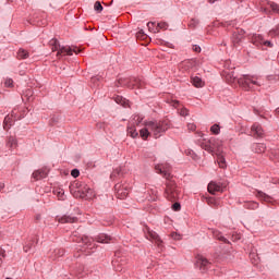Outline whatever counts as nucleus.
Instances as JSON below:
<instances>
[{"instance_id":"1","label":"nucleus","mask_w":279,"mask_h":279,"mask_svg":"<svg viewBox=\"0 0 279 279\" xmlns=\"http://www.w3.org/2000/svg\"><path fill=\"white\" fill-rule=\"evenodd\" d=\"M155 170L167 180L163 197H166L168 202H178V199H180V187H178V184L173 180L171 166L169 163H159L155 166Z\"/></svg>"},{"instance_id":"2","label":"nucleus","mask_w":279,"mask_h":279,"mask_svg":"<svg viewBox=\"0 0 279 279\" xmlns=\"http://www.w3.org/2000/svg\"><path fill=\"white\" fill-rule=\"evenodd\" d=\"M226 82L228 84H239L243 90H258L263 83L260 82V77L254 75H243L242 77L238 78L236 74L233 72H228L222 74Z\"/></svg>"},{"instance_id":"3","label":"nucleus","mask_w":279,"mask_h":279,"mask_svg":"<svg viewBox=\"0 0 279 279\" xmlns=\"http://www.w3.org/2000/svg\"><path fill=\"white\" fill-rule=\"evenodd\" d=\"M145 128H148L154 134L155 138H158L160 134H165L169 128H171V121L169 119H163L160 121H149L145 122Z\"/></svg>"},{"instance_id":"4","label":"nucleus","mask_w":279,"mask_h":279,"mask_svg":"<svg viewBox=\"0 0 279 279\" xmlns=\"http://www.w3.org/2000/svg\"><path fill=\"white\" fill-rule=\"evenodd\" d=\"M72 241L80 244L81 252L85 256L93 254V250H95V240L93 238L88 235H73Z\"/></svg>"},{"instance_id":"5","label":"nucleus","mask_w":279,"mask_h":279,"mask_svg":"<svg viewBox=\"0 0 279 279\" xmlns=\"http://www.w3.org/2000/svg\"><path fill=\"white\" fill-rule=\"evenodd\" d=\"M49 46L51 48V51H58L57 57L59 56H73V53H80V50L77 47L71 48V47H62L60 48V41L58 39L52 38L49 41Z\"/></svg>"},{"instance_id":"6","label":"nucleus","mask_w":279,"mask_h":279,"mask_svg":"<svg viewBox=\"0 0 279 279\" xmlns=\"http://www.w3.org/2000/svg\"><path fill=\"white\" fill-rule=\"evenodd\" d=\"M76 186H78V190L74 193V197H80L81 199H93L95 197V190L88 185L76 183Z\"/></svg>"},{"instance_id":"7","label":"nucleus","mask_w":279,"mask_h":279,"mask_svg":"<svg viewBox=\"0 0 279 279\" xmlns=\"http://www.w3.org/2000/svg\"><path fill=\"white\" fill-rule=\"evenodd\" d=\"M114 191L118 199H125L130 195V191H132V185L123 181L114 185Z\"/></svg>"},{"instance_id":"8","label":"nucleus","mask_w":279,"mask_h":279,"mask_svg":"<svg viewBox=\"0 0 279 279\" xmlns=\"http://www.w3.org/2000/svg\"><path fill=\"white\" fill-rule=\"evenodd\" d=\"M201 147L202 149H205V151H208V154H211L213 156H215V154H217V151H220L221 146L219 144H217V140L211 138V140H203L201 142Z\"/></svg>"},{"instance_id":"9","label":"nucleus","mask_w":279,"mask_h":279,"mask_svg":"<svg viewBox=\"0 0 279 279\" xmlns=\"http://www.w3.org/2000/svg\"><path fill=\"white\" fill-rule=\"evenodd\" d=\"M117 86H128V88H143L145 86V82L141 81L140 78H119Z\"/></svg>"},{"instance_id":"10","label":"nucleus","mask_w":279,"mask_h":279,"mask_svg":"<svg viewBox=\"0 0 279 279\" xmlns=\"http://www.w3.org/2000/svg\"><path fill=\"white\" fill-rule=\"evenodd\" d=\"M144 232L148 241H151V243H155L157 247H162V239H160V235H158L156 231L151 230L148 226H145Z\"/></svg>"},{"instance_id":"11","label":"nucleus","mask_w":279,"mask_h":279,"mask_svg":"<svg viewBox=\"0 0 279 279\" xmlns=\"http://www.w3.org/2000/svg\"><path fill=\"white\" fill-rule=\"evenodd\" d=\"M196 265L199 267V270L204 274L205 271H208L211 267V263L204 257V255H197L196 256Z\"/></svg>"},{"instance_id":"12","label":"nucleus","mask_w":279,"mask_h":279,"mask_svg":"<svg viewBox=\"0 0 279 279\" xmlns=\"http://www.w3.org/2000/svg\"><path fill=\"white\" fill-rule=\"evenodd\" d=\"M251 43L255 45V47H274L271 41L265 40L262 35H253L251 38Z\"/></svg>"},{"instance_id":"13","label":"nucleus","mask_w":279,"mask_h":279,"mask_svg":"<svg viewBox=\"0 0 279 279\" xmlns=\"http://www.w3.org/2000/svg\"><path fill=\"white\" fill-rule=\"evenodd\" d=\"M207 190H208V193H210V195H217V193H223V186L221 185V183H217L215 181L209 182Z\"/></svg>"},{"instance_id":"14","label":"nucleus","mask_w":279,"mask_h":279,"mask_svg":"<svg viewBox=\"0 0 279 279\" xmlns=\"http://www.w3.org/2000/svg\"><path fill=\"white\" fill-rule=\"evenodd\" d=\"M251 133L255 138H263L265 136V130L259 123H254L251 128Z\"/></svg>"},{"instance_id":"15","label":"nucleus","mask_w":279,"mask_h":279,"mask_svg":"<svg viewBox=\"0 0 279 279\" xmlns=\"http://www.w3.org/2000/svg\"><path fill=\"white\" fill-rule=\"evenodd\" d=\"M243 29L233 32L231 37V43L233 47H239V45H241V41L243 40Z\"/></svg>"},{"instance_id":"16","label":"nucleus","mask_w":279,"mask_h":279,"mask_svg":"<svg viewBox=\"0 0 279 279\" xmlns=\"http://www.w3.org/2000/svg\"><path fill=\"white\" fill-rule=\"evenodd\" d=\"M196 66H199V61L195 59H189L181 63V68L184 69V71H191V69H195Z\"/></svg>"},{"instance_id":"17","label":"nucleus","mask_w":279,"mask_h":279,"mask_svg":"<svg viewBox=\"0 0 279 279\" xmlns=\"http://www.w3.org/2000/svg\"><path fill=\"white\" fill-rule=\"evenodd\" d=\"M11 117L14 118V121H20L25 117V108L16 107L12 110Z\"/></svg>"},{"instance_id":"18","label":"nucleus","mask_w":279,"mask_h":279,"mask_svg":"<svg viewBox=\"0 0 279 279\" xmlns=\"http://www.w3.org/2000/svg\"><path fill=\"white\" fill-rule=\"evenodd\" d=\"M57 220L59 223H77V217L66 215L62 217H57Z\"/></svg>"},{"instance_id":"19","label":"nucleus","mask_w":279,"mask_h":279,"mask_svg":"<svg viewBox=\"0 0 279 279\" xmlns=\"http://www.w3.org/2000/svg\"><path fill=\"white\" fill-rule=\"evenodd\" d=\"M191 83L195 88H204L206 86V82L199 76H191Z\"/></svg>"},{"instance_id":"20","label":"nucleus","mask_w":279,"mask_h":279,"mask_svg":"<svg viewBox=\"0 0 279 279\" xmlns=\"http://www.w3.org/2000/svg\"><path fill=\"white\" fill-rule=\"evenodd\" d=\"M14 117H12V114H8L5 118H4V121H3V130H5V132H8L10 130V128H12L14 125Z\"/></svg>"},{"instance_id":"21","label":"nucleus","mask_w":279,"mask_h":279,"mask_svg":"<svg viewBox=\"0 0 279 279\" xmlns=\"http://www.w3.org/2000/svg\"><path fill=\"white\" fill-rule=\"evenodd\" d=\"M217 156V162L220 169H226L228 163H226V157L221 154V150L215 153Z\"/></svg>"},{"instance_id":"22","label":"nucleus","mask_w":279,"mask_h":279,"mask_svg":"<svg viewBox=\"0 0 279 279\" xmlns=\"http://www.w3.org/2000/svg\"><path fill=\"white\" fill-rule=\"evenodd\" d=\"M7 147H9V149H16L19 147V142L16 141V137L14 136H9L7 137Z\"/></svg>"},{"instance_id":"23","label":"nucleus","mask_w":279,"mask_h":279,"mask_svg":"<svg viewBox=\"0 0 279 279\" xmlns=\"http://www.w3.org/2000/svg\"><path fill=\"white\" fill-rule=\"evenodd\" d=\"M235 69L236 68L234 66V63H232V61L230 60H227L225 61V64H223L222 74L234 72Z\"/></svg>"},{"instance_id":"24","label":"nucleus","mask_w":279,"mask_h":279,"mask_svg":"<svg viewBox=\"0 0 279 279\" xmlns=\"http://www.w3.org/2000/svg\"><path fill=\"white\" fill-rule=\"evenodd\" d=\"M33 178L34 180H43L44 178H47V170L45 169H39L33 172Z\"/></svg>"},{"instance_id":"25","label":"nucleus","mask_w":279,"mask_h":279,"mask_svg":"<svg viewBox=\"0 0 279 279\" xmlns=\"http://www.w3.org/2000/svg\"><path fill=\"white\" fill-rule=\"evenodd\" d=\"M116 104H120V106H123V108H130V100H126L123 98V96H116L114 97Z\"/></svg>"},{"instance_id":"26","label":"nucleus","mask_w":279,"mask_h":279,"mask_svg":"<svg viewBox=\"0 0 279 279\" xmlns=\"http://www.w3.org/2000/svg\"><path fill=\"white\" fill-rule=\"evenodd\" d=\"M29 58V51L20 48L17 51V60H27Z\"/></svg>"},{"instance_id":"27","label":"nucleus","mask_w":279,"mask_h":279,"mask_svg":"<svg viewBox=\"0 0 279 279\" xmlns=\"http://www.w3.org/2000/svg\"><path fill=\"white\" fill-rule=\"evenodd\" d=\"M149 131L150 130L148 126H146L140 131V136H141V138H143V141H147V138H149V135L151 134Z\"/></svg>"},{"instance_id":"28","label":"nucleus","mask_w":279,"mask_h":279,"mask_svg":"<svg viewBox=\"0 0 279 279\" xmlns=\"http://www.w3.org/2000/svg\"><path fill=\"white\" fill-rule=\"evenodd\" d=\"M53 194L57 195L58 199L64 202V190L62 187L54 189Z\"/></svg>"},{"instance_id":"29","label":"nucleus","mask_w":279,"mask_h":279,"mask_svg":"<svg viewBox=\"0 0 279 279\" xmlns=\"http://www.w3.org/2000/svg\"><path fill=\"white\" fill-rule=\"evenodd\" d=\"M97 243H110V241H112V239L106 234H99L96 238Z\"/></svg>"},{"instance_id":"30","label":"nucleus","mask_w":279,"mask_h":279,"mask_svg":"<svg viewBox=\"0 0 279 279\" xmlns=\"http://www.w3.org/2000/svg\"><path fill=\"white\" fill-rule=\"evenodd\" d=\"M266 149H267V146H265V144H256L254 146L255 154H265Z\"/></svg>"},{"instance_id":"31","label":"nucleus","mask_w":279,"mask_h":279,"mask_svg":"<svg viewBox=\"0 0 279 279\" xmlns=\"http://www.w3.org/2000/svg\"><path fill=\"white\" fill-rule=\"evenodd\" d=\"M121 175H122V169L121 167H118L112 171L110 178L111 180H117V178H121Z\"/></svg>"},{"instance_id":"32","label":"nucleus","mask_w":279,"mask_h":279,"mask_svg":"<svg viewBox=\"0 0 279 279\" xmlns=\"http://www.w3.org/2000/svg\"><path fill=\"white\" fill-rule=\"evenodd\" d=\"M150 202H156L158 199V190L156 187H153L149 190Z\"/></svg>"},{"instance_id":"33","label":"nucleus","mask_w":279,"mask_h":279,"mask_svg":"<svg viewBox=\"0 0 279 279\" xmlns=\"http://www.w3.org/2000/svg\"><path fill=\"white\" fill-rule=\"evenodd\" d=\"M256 197H258V199H263L264 202H271L270 196L265 194V192H257Z\"/></svg>"},{"instance_id":"34","label":"nucleus","mask_w":279,"mask_h":279,"mask_svg":"<svg viewBox=\"0 0 279 279\" xmlns=\"http://www.w3.org/2000/svg\"><path fill=\"white\" fill-rule=\"evenodd\" d=\"M213 235L215 236V239H217L218 241H222V243H228V239H226L223 235H221V232L219 231H213Z\"/></svg>"},{"instance_id":"35","label":"nucleus","mask_w":279,"mask_h":279,"mask_svg":"<svg viewBox=\"0 0 279 279\" xmlns=\"http://www.w3.org/2000/svg\"><path fill=\"white\" fill-rule=\"evenodd\" d=\"M128 134L131 136V138H136V136H138V132H136V128L134 126L128 128Z\"/></svg>"},{"instance_id":"36","label":"nucleus","mask_w":279,"mask_h":279,"mask_svg":"<svg viewBox=\"0 0 279 279\" xmlns=\"http://www.w3.org/2000/svg\"><path fill=\"white\" fill-rule=\"evenodd\" d=\"M147 27H148L149 32H153V34H158V32H159L158 27L156 26V23H154V22H148Z\"/></svg>"},{"instance_id":"37","label":"nucleus","mask_w":279,"mask_h":279,"mask_svg":"<svg viewBox=\"0 0 279 279\" xmlns=\"http://www.w3.org/2000/svg\"><path fill=\"white\" fill-rule=\"evenodd\" d=\"M197 25H199V21L192 19L189 23V27L190 29H195V27H197Z\"/></svg>"},{"instance_id":"38","label":"nucleus","mask_w":279,"mask_h":279,"mask_svg":"<svg viewBox=\"0 0 279 279\" xmlns=\"http://www.w3.org/2000/svg\"><path fill=\"white\" fill-rule=\"evenodd\" d=\"M210 132H211V134H219V132H221V128L219 126V124H214L210 128Z\"/></svg>"},{"instance_id":"39","label":"nucleus","mask_w":279,"mask_h":279,"mask_svg":"<svg viewBox=\"0 0 279 279\" xmlns=\"http://www.w3.org/2000/svg\"><path fill=\"white\" fill-rule=\"evenodd\" d=\"M5 88H13L14 87V81L12 78H7L4 81Z\"/></svg>"},{"instance_id":"40","label":"nucleus","mask_w":279,"mask_h":279,"mask_svg":"<svg viewBox=\"0 0 279 279\" xmlns=\"http://www.w3.org/2000/svg\"><path fill=\"white\" fill-rule=\"evenodd\" d=\"M94 10H96V12H102L104 5H101L100 1H96V3L94 4Z\"/></svg>"},{"instance_id":"41","label":"nucleus","mask_w":279,"mask_h":279,"mask_svg":"<svg viewBox=\"0 0 279 279\" xmlns=\"http://www.w3.org/2000/svg\"><path fill=\"white\" fill-rule=\"evenodd\" d=\"M182 209V205H180V203H178V201L173 202L172 204V210H174L175 213H178L179 210Z\"/></svg>"},{"instance_id":"42","label":"nucleus","mask_w":279,"mask_h":279,"mask_svg":"<svg viewBox=\"0 0 279 279\" xmlns=\"http://www.w3.org/2000/svg\"><path fill=\"white\" fill-rule=\"evenodd\" d=\"M269 5H270L272 12H276L277 14H279V4L278 3L271 2Z\"/></svg>"},{"instance_id":"43","label":"nucleus","mask_w":279,"mask_h":279,"mask_svg":"<svg viewBox=\"0 0 279 279\" xmlns=\"http://www.w3.org/2000/svg\"><path fill=\"white\" fill-rule=\"evenodd\" d=\"M3 258H5V250L0 247V267L3 265Z\"/></svg>"},{"instance_id":"44","label":"nucleus","mask_w":279,"mask_h":279,"mask_svg":"<svg viewBox=\"0 0 279 279\" xmlns=\"http://www.w3.org/2000/svg\"><path fill=\"white\" fill-rule=\"evenodd\" d=\"M167 27H169V25L166 22H161L157 24V28L160 29H167Z\"/></svg>"},{"instance_id":"45","label":"nucleus","mask_w":279,"mask_h":279,"mask_svg":"<svg viewBox=\"0 0 279 279\" xmlns=\"http://www.w3.org/2000/svg\"><path fill=\"white\" fill-rule=\"evenodd\" d=\"M187 130L190 132H195L197 130V125H195V123H189L187 124Z\"/></svg>"},{"instance_id":"46","label":"nucleus","mask_w":279,"mask_h":279,"mask_svg":"<svg viewBox=\"0 0 279 279\" xmlns=\"http://www.w3.org/2000/svg\"><path fill=\"white\" fill-rule=\"evenodd\" d=\"M136 37H137V38H141L142 40H145V38H147V35H146L143 31H140V32L136 34Z\"/></svg>"},{"instance_id":"47","label":"nucleus","mask_w":279,"mask_h":279,"mask_svg":"<svg viewBox=\"0 0 279 279\" xmlns=\"http://www.w3.org/2000/svg\"><path fill=\"white\" fill-rule=\"evenodd\" d=\"M32 245H34V241H31L26 245H24V252L31 251L32 250Z\"/></svg>"},{"instance_id":"48","label":"nucleus","mask_w":279,"mask_h":279,"mask_svg":"<svg viewBox=\"0 0 279 279\" xmlns=\"http://www.w3.org/2000/svg\"><path fill=\"white\" fill-rule=\"evenodd\" d=\"M71 175H72V178H80V170L73 169V170L71 171Z\"/></svg>"},{"instance_id":"49","label":"nucleus","mask_w":279,"mask_h":279,"mask_svg":"<svg viewBox=\"0 0 279 279\" xmlns=\"http://www.w3.org/2000/svg\"><path fill=\"white\" fill-rule=\"evenodd\" d=\"M180 114H181V117H189V109H186V108L181 109Z\"/></svg>"},{"instance_id":"50","label":"nucleus","mask_w":279,"mask_h":279,"mask_svg":"<svg viewBox=\"0 0 279 279\" xmlns=\"http://www.w3.org/2000/svg\"><path fill=\"white\" fill-rule=\"evenodd\" d=\"M193 51H195V53H201L202 52V48L197 45L193 46Z\"/></svg>"},{"instance_id":"51","label":"nucleus","mask_w":279,"mask_h":279,"mask_svg":"<svg viewBox=\"0 0 279 279\" xmlns=\"http://www.w3.org/2000/svg\"><path fill=\"white\" fill-rule=\"evenodd\" d=\"M207 202L209 206H215V204H217V201L215 198H208Z\"/></svg>"},{"instance_id":"52","label":"nucleus","mask_w":279,"mask_h":279,"mask_svg":"<svg viewBox=\"0 0 279 279\" xmlns=\"http://www.w3.org/2000/svg\"><path fill=\"white\" fill-rule=\"evenodd\" d=\"M133 119L136 122V125H138L143 121V118H140L138 116H135Z\"/></svg>"},{"instance_id":"53","label":"nucleus","mask_w":279,"mask_h":279,"mask_svg":"<svg viewBox=\"0 0 279 279\" xmlns=\"http://www.w3.org/2000/svg\"><path fill=\"white\" fill-rule=\"evenodd\" d=\"M40 219H43V216H40V214H36L35 215V223H38L40 221Z\"/></svg>"},{"instance_id":"54","label":"nucleus","mask_w":279,"mask_h":279,"mask_svg":"<svg viewBox=\"0 0 279 279\" xmlns=\"http://www.w3.org/2000/svg\"><path fill=\"white\" fill-rule=\"evenodd\" d=\"M172 239L180 240V239H182V236L178 233H172Z\"/></svg>"},{"instance_id":"55","label":"nucleus","mask_w":279,"mask_h":279,"mask_svg":"<svg viewBox=\"0 0 279 279\" xmlns=\"http://www.w3.org/2000/svg\"><path fill=\"white\" fill-rule=\"evenodd\" d=\"M274 32V34H276L277 36H279V25L276 27V29L275 31H272Z\"/></svg>"},{"instance_id":"56","label":"nucleus","mask_w":279,"mask_h":279,"mask_svg":"<svg viewBox=\"0 0 279 279\" xmlns=\"http://www.w3.org/2000/svg\"><path fill=\"white\" fill-rule=\"evenodd\" d=\"M173 106H174L175 108H178V106H180V101L174 100V101H173Z\"/></svg>"},{"instance_id":"57","label":"nucleus","mask_w":279,"mask_h":279,"mask_svg":"<svg viewBox=\"0 0 279 279\" xmlns=\"http://www.w3.org/2000/svg\"><path fill=\"white\" fill-rule=\"evenodd\" d=\"M104 5H106L107 8H110V5H112V2H109V3H106V2H102Z\"/></svg>"}]
</instances>
